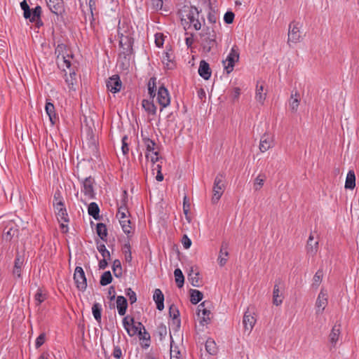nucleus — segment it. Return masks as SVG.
Segmentation results:
<instances>
[{"instance_id": "1", "label": "nucleus", "mask_w": 359, "mask_h": 359, "mask_svg": "<svg viewBox=\"0 0 359 359\" xmlns=\"http://www.w3.org/2000/svg\"><path fill=\"white\" fill-rule=\"evenodd\" d=\"M118 34L120 36L119 45L121 49L120 56L123 55L126 58L127 55L132 53L133 50V39L132 37V29L125 22L122 24L119 23Z\"/></svg>"}, {"instance_id": "2", "label": "nucleus", "mask_w": 359, "mask_h": 359, "mask_svg": "<svg viewBox=\"0 0 359 359\" xmlns=\"http://www.w3.org/2000/svg\"><path fill=\"white\" fill-rule=\"evenodd\" d=\"M201 46L203 52L210 53L217 46L216 33L213 28L207 27L200 33Z\"/></svg>"}, {"instance_id": "3", "label": "nucleus", "mask_w": 359, "mask_h": 359, "mask_svg": "<svg viewBox=\"0 0 359 359\" xmlns=\"http://www.w3.org/2000/svg\"><path fill=\"white\" fill-rule=\"evenodd\" d=\"M239 60V50L236 46H233L225 60L223 61L224 69L227 74L233 70L235 63Z\"/></svg>"}, {"instance_id": "4", "label": "nucleus", "mask_w": 359, "mask_h": 359, "mask_svg": "<svg viewBox=\"0 0 359 359\" xmlns=\"http://www.w3.org/2000/svg\"><path fill=\"white\" fill-rule=\"evenodd\" d=\"M224 176L219 173L218 174L214 181V185H213V196L212 198V202L213 203H217V201L221 198L222 195L224 193Z\"/></svg>"}, {"instance_id": "5", "label": "nucleus", "mask_w": 359, "mask_h": 359, "mask_svg": "<svg viewBox=\"0 0 359 359\" xmlns=\"http://www.w3.org/2000/svg\"><path fill=\"white\" fill-rule=\"evenodd\" d=\"M301 25L299 22L293 21L289 25L287 43H297L300 41L302 35L300 32Z\"/></svg>"}, {"instance_id": "6", "label": "nucleus", "mask_w": 359, "mask_h": 359, "mask_svg": "<svg viewBox=\"0 0 359 359\" xmlns=\"http://www.w3.org/2000/svg\"><path fill=\"white\" fill-rule=\"evenodd\" d=\"M74 280L78 290H86L87 280L83 269L81 266H76L74 273Z\"/></svg>"}, {"instance_id": "7", "label": "nucleus", "mask_w": 359, "mask_h": 359, "mask_svg": "<svg viewBox=\"0 0 359 359\" xmlns=\"http://www.w3.org/2000/svg\"><path fill=\"white\" fill-rule=\"evenodd\" d=\"M206 303L202 302L198 306L197 316L199 320V323L201 325L204 326L210 323L211 320V312L206 307Z\"/></svg>"}, {"instance_id": "8", "label": "nucleus", "mask_w": 359, "mask_h": 359, "mask_svg": "<svg viewBox=\"0 0 359 359\" xmlns=\"http://www.w3.org/2000/svg\"><path fill=\"white\" fill-rule=\"evenodd\" d=\"M65 48L66 47L64 44L57 45V48H55V53L58 54L57 60L59 65L62 67H66L67 68H69L71 67V60L69 59V55L65 56V54L62 53Z\"/></svg>"}, {"instance_id": "9", "label": "nucleus", "mask_w": 359, "mask_h": 359, "mask_svg": "<svg viewBox=\"0 0 359 359\" xmlns=\"http://www.w3.org/2000/svg\"><path fill=\"white\" fill-rule=\"evenodd\" d=\"M157 100L158 104L161 106V111H162L163 108L170 104V98L168 90L163 86L158 88Z\"/></svg>"}, {"instance_id": "10", "label": "nucleus", "mask_w": 359, "mask_h": 359, "mask_svg": "<svg viewBox=\"0 0 359 359\" xmlns=\"http://www.w3.org/2000/svg\"><path fill=\"white\" fill-rule=\"evenodd\" d=\"M94 179L91 177H86L83 180V188L81 191L84 195L89 199H93L95 197V193L93 189Z\"/></svg>"}, {"instance_id": "11", "label": "nucleus", "mask_w": 359, "mask_h": 359, "mask_svg": "<svg viewBox=\"0 0 359 359\" xmlns=\"http://www.w3.org/2000/svg\"><path fill=\"white\" fill-rule=\"evenodd\" d=\"M256 323V319L252 315V313L248 309L244 314L243 319V325L244 327V332L249 334L253 329Z\"/></svg>"}, {"instance_id": "12", "label": "nucleus", "mask_w": 359, "mask_h": 359, "mask_svg": "<svg viewBox=\"0 0 359 359\" xmlns=\"http://www.w3.org/2000/svg\"><path fill=\"white\" fill-rule=\"evenodd\" d=\"M274 140L273 136L268 133H264L260 139L259 150L264 153L268 151L269 149L273 147Z\"/></svg>"}, {"instance_id": "13", "label": "nucleus", "mask_w": 359, "mask_h": 359, "mask_svg": "<svg viewBox=\"0 0 359 359\" xmlns=\"http://www.w3.org/2000/svg\"><path fill=\"white\" fill-rule=\"evenodd\" d=\"M327 305V293L323 289H322L318 296L316 307V313H322Z\"/></svg>"}, {"instance_id": "14", "label": "nucleus", "mask_w": 359, "mask_h": 359, "mask_svg": "<svg viewBox=\"0 0 359 359\" xmlns=\"http://www.w3.org/2000/svg\"><path fill=\"white\" fill-rule=\"evenodd\" d=\"M53 205L56 211L58 219L65 222H68L69 217L67 210L64 206L62 200L60 199L58 202L54 203Z\"/></svg>"}, {"instance_id": "15", "label": "nucleus", "mask_w": 359, "mask_h": 359, "mask_svg": "<svg viewBox=\"0 0 359 359\" xmlns=\"http://www.w3.org/2000/svg\"><path fill=\"white\" fill-rule=\"evenodd\" d=\"M122 83L118 75H114L107 81V90L111 93H116L121 90Z\"/></svg>"}, {"instance_id": "16", "label": "nucleus", "mask_w": 359, "mask_h": 359, "mask_svg": "<svg viewBox=\"0 0 359 359\" xmlns=\"http://www.w3.org/2000/svg\"><path fill=\"white\" fill-rule=\"evenodd\" d=\"M306 250L307 254L310 255H315L318 250V241H314L313 233H311L306 245Z\"/></svg>"}, {"instance_id": "17", "label": "nucleus", "mask_w": 359, "mask_h": 359, "mask_svg": "<svg viewBox=\"0 0 359 359\" xmlns=\"http://www.w3.org/2000/svg\"><path fill=\"white\" fill-rule=\"evenodd\" d=\"M282 283L281 280H276L273 291V304L276 306H280L283 299L282 293L280 292V285Z\"/></svg>"}, {"instance_id": "18", "label": "nucleus", "mask_w": 359, "mask_h": 359, "mask_svg": "<svg viewBox=\"0 0 359 359\" xmlns=\"http://www.w3.org/2000/svg\"><path fill=\"white\" fill-rule=\"evenodd\" d=\"M24 264V258L19 253H17L14 262V266L13 269V275L18 278H21L22 267Z\"/></svg>"}, {"instance_id": "19", "label": "nucleus", "mask_w": 359, "mask_h": 359, "mask_svg": "<svg viewBox=\"0 0 359 359\" xmlns=\"http://www.w3.org/2000/svg\"><path fill=\"white\" fill-rule=\"evenodd\" d=\"M198 74L205 80H208L211 76V70L209 64L205 60L200 62Z\"/></svg>"}, {"instance_id": "20", "label": "nucleus", "mask_w": 359, "mask_h": 359, "mask_svg": "<svg viewBox=\"0 0 359 359\" xmlns=\"http://www.w3.org/2000/svg\"><path fill=\"white\" fill-rule=\"evenodd\" d=\"M228 256V244L226 242H223L219 251V255L218 257L219 264L221 266H223L226 264Z\"/></svg>"}, {"instance_id": "21", "label": "nucleus", "mask_w": 359, "mask_h": 359, "mask_svg": "<svg viewBox=\"0 0 359 359\" xmlns=\"http://www.w3.org/2000/svg\"><path fill=\"white\" fill-rule=\"evenodd\" d=\"M116 307L120 316H124L128 308L127 299L123 296H118L116 298Z\"/></svg>"}, {"instance_id": "22", "label": "nucleus", "mask_w": 359, "mask_h": 359, "mask_svg": "<svg viewBox=\"0 0 359 359\" xmlns=\"http://www.w3.org/2000/svg\"><path fill=\"white\" fill-rule=\"evenodd\" d=\"M153 299L156 304L157 309L162 311L164 309V295L160 289L154 290Z\"/></svg>"}, {"instance_id": "23", "label": "nucleus", "mask_w": 359, "mask_h": 359, "mask_svg": "<svg viewBox=\"0 0 359 359\" xmlns=\"http://www.w3.org/2000/svg\"><path fill=\"white\" fill-rule=\"evenodd\" d=\"M41 8L39 6H36L32 10V15L31 18V22H34L36 26L39 28L43 25V22L41 20Z\"/></svg>"}, {"instance_id": "24", "label": "nucleus", "mask_w": 359, "mask_h": 359, "mask_svg": "<svg viewBox=\"0 0 359 359\" xmlns=\"http://www.w3.org/2000/svg\"><path fill=\"white\" fill-rule=\"evenodd\" d=\"M120 224L123 232L127 234L128 237L132 236L133 234V228L131 226L130 220L126 217L119 219Z\"/></svg>"}, {"instance_id": "25", "label": "nucleus", "mask_w": 359, "mask_h": 359, "mask_svg": "<svg viewBox=\"0 0 359 359\" xmlns=\"http://www.w3.org/2000/svg\"><path fill=\"white\" fill-rule=\"evenodd\" d=\"M169 315L170 317L172 318L173 323L176 324L177 327L179 328L180 326V320L179 319L180 312L177 306L174 304H172L169 308Z\"/></svg>"}, {"instance_id": "26", "label": "nucleus", "mask_w": 359, "mask_h": 359, "mask_svg": "<svg viewBox=\"0 0 359 359\" xmlns=\"http://www.w3.org/2000/svg\"><path fill=\"white\" fill-rule=\"evenodd\" d=\"M46 112L49 116V119L51 122V123L53 125L57 121V116L55 111V107L54 105L49 102H47L45 107Z\"/></svg>"}, {"instance_id": "27", "label": "nucleus", "mask_w": 359, "mask_h": 359, "mask_svg": "<svg viewBox=\"0 0 359 359\" xmlns=\"http://www.w3.org/2000/svg\"><path fill=\"white\" fill-rule=\"evenodd\" d=\"M76 74L74 72H69V76L66 77L65 81L69 87V90H76L77 86Z\"/></svg>"}, {"instance_id": "28", "label": "nucleus", "mask_w": 359, "mask_h": 359, "mask_svg": "<svg viewBox=\"0 0 359 359\" xmlns=\"http://www.w3.org/2000/svg\"><path fill=\"white\" fill-rule=\"evenodd\" d=\"M355 186V175L353 170H349L345 182V188L353 189Z\"/></svg>"}, {"instance_id": "29", "label": "nucleus", "mask_w": 359, "mask_h": 359, "mask_svg": "<svg viewBox=\"0 0 359 359\" xmlns=\"http://www.w3.org/2000/svg\"><path fill=\"white\" fill-rule=\"evenodd\" d=\"M340 334V325H335L333 326L330 334V341L332 346H335Z\"/></svg>"}, {"instance_id": "30", "label": "nucleus", "mask_w": 359, "mask_h": 359, "mask_svg": "<svg viewBox=\"0 0 359 359\" xmlns=\"http://www.w3.org/2000/svg\"><path fill=\"white\" fill-rule=\"evenodd\" d=\"M142 107L144 110L151 114H156V107L154 104L153 101H149L147 100H143L142 102Z\"/></svg>"}, {"instance_id": "31", "label": "nucleus", "mask_w": 359, "mask_h": 359, "mask_svg": "<svg viewBox=\"0 0 359 359\" xmlns=\"http://www.w3.org/2000/svg\"><path fill=\"white\" fill-rule=\"evenodd\" d=\"M88 212L95 219L99 218L100 208L96 203L92 202L89 204Z\"/></svg>"}, {"instance_id": "32", "label": "nucleus", "mask_w": 359, "mask_h": 359, "mask_svg": "<svg viewBox=\"0 0 359 359\" xmlns=\"http://www.w3.org/2000/svg\"><path fill=\"white\" fill-rule=\"evenodd\" d=\"M189 280L194 287H199V273L194 271L193 268H191V272L189 273Z\"/></svg>"}, {"instance_id": "33", "label": "nucleus", "mask_w": 359, "mask_h": 359, "mask_svg": "<svg viewBox=\"0 0 359 359\" xmlns=\"http://www.w3.org/2000/svg\"><path fill=\"white\" fill-rule=\"evenodd\" d=\"M97 233L102 241L107 240V226L103 223H98L96 227Z\"/></svg>"}, {"instance_id": "34", "label": "nucleus", "mask_w": 359, "mask_h": 359, "mask_svg": "<svg viewBox=\"0 0 359 359\" xmlns=\"http://www.w3.org/2000/svg\"><path fill=\"white\" fill-rule=\"evenodd\" d=\"M148 92L151 98H154L156 95V78L151 77L148 82Z\"/></svg>"}, {"instance_id": "35", "label": "nucleus", "mask_w": 359, "mask_h": 359, "mask_svg": "<svg viewBox=\"0 0 359 359\" xmlns=\"http://www.w3.org/2000/svg\"><path fill=\"white\" fill-rule=\"evenodd\" d=\"M190 294H191L190 300L193 304H198L200 301L202 300L203 297V293L197 290H191Z\"/></svg>"}, {"instance_id": "36", "label": "nucleus", "mask_w": 359, "mask_h": 359, "mask_svg": "<svg viewBox=\"0 0 359 359\" xmlns=\"http://www.w3.org/2000/svg\"><path fill=\"white\" fill-rule=\"evenodd\" d=\"M299 95L297 92H295L294 94L293 93H292L291 94L290 107L292 111H296L297 110V108L299 104Z\"/></svg>"}, {"instance_id": "37", "label": "nucleus", "mask_w": 359, "mask_h": 359, "mask_svg": "<svg viewBox=\"0 0 359 359\" xmlns=\"http://www.w3.org/2000/svg\"><path fill=\"white\" fill-rule=\"evenodd\" d=\"M199 13L200 12L196 7L191 6L189 8L188 13L186 15V16L191 22L194 21L196 18L199 17Z\"/></svg>"}, {"instance_id": "38", "label": "nucleus", "mask_w": 359, "mask_h": 359, "mask_svg": "<svg viewBox=\"0 0 359 359\" xmlns=\"http://www.w3.org/2000/svg\"><path fill=\"white\" fill-rule=\"evenodd\" d=\"M175 282L178 287H182L184 285V278L182 271L180 269H176L174 271Z\"/></svg>"}, {"instance_id": "39", "label": "nucleus", "mask_w": 359, "mask_h": 359, "mask_svg": "<svg viewBox=\"0 0 359 359\" xmlns=\"http://www.w3.org/2000/svg\"><path fill=\"white\" fill-rule=\"evenodd\" d=\"M92 312L95 319L97 322L101 321L102 306L99 303H95L92 307Z\"/></svg>"}, {"instance_id": "40", "label": "nucleus", "mask_w": 359, "mask_h": 359, "mask_svg": "<svg viewBox=\"0 0 359 359\" xmlns=\"http://www.w3.org/2000/svg\"><path fill=\"white\" fill-rule=\"evenodd\" d=\"M143 142H144V146L147 149V151L148 152L156 151V144L154 141L150 140L148 137H144Z\"/></svg>"}, {"instance_id": "41", "label": "nucleus", "mask_w": 359, "mask_h": 359, "mask_svg": "<svg viewBox=\"0 0 359 359\" xmlns=\"http://www.w3.org/2000/svg\"><path fill=\"white\" fill-rule=\"evenodd\" d=\"M323 270L318 269L317 271V272L316 273V274L314 275L313 278V283H312L313 287L317 288L320 285V284L322 281V279H323Z\"/></svg>"}, {"instance_id": "42", "label": "nucleus", "mask_w": 359, "mask_h": 359, "mask_svg": "<svg viewBox=\"0 0 359 359\" xmlns=\"http://www.w3.org/2000/svg\"><path fill=\"white\" fill-rule=\"evenodd\" d=\"M112 281V276L111 272L109 271H105L100 278V285L102 286H105Z\"/></svg>"}, {"instance_id": "43", "label": "nucleus", "mask_w": 359, "mask_h": 359, "mask_svg": "<svg viewBox=\"0 0 359 359\" xmlns=\"http://www.w3.org/2000/svg\"><path fill=\"white\" fill-rule=\"evenodd\" d=\"M205 349L210 355L215 354L217 352L215 342L211 339H208L205 343Z\"/></svg>"}, {"instance_id": "44", "label": "nucleus", "mask_w": 359, "mask_h": 359, "mask_svg": "<svg viewBox=\"0 0 359 359\" xmlns=\"http://www.w3.org/2000/svg\"><path fill=\"white\" fill-rule=\"evenodd\" d=\"M112 270L114 274L116 277H119L122 275V268L121 262L118 259H115L113 262Z\"/></svg>"}, {"instance_id": "45", "label": "nucleus", "mask_w": 359, "mask_h": 359, "mask_svg": "<svg viewBox=\"0 0 359 359\" xmlns=\"http://www.w3.org/2000/svg\"><path fill=\"white\" fill-rule=\"evenodd\" d=\"M128 214H129V212L124 202L123 204L118 208L116 217L118 218V219H124L128 217Z\"/></svg>"}, {"instance_id": "46", "label": "nucleus", "mask_w": 359, "mask_h": 359, "mask_svg": "<svg viewBox=\"0 0 359 359\" xmlns=\"http://www.w3.org/2000/svg\"><path fill=\"white\" fill-rule=\"evenodd\" d=\"M265 176L264 175H259L255 180L254 189L256 191L259 190L264 185L265 181Z\"/></svg>"}, {"instance_id": "47", "label": "nucleus", "mask_w": 359, "mask_h": 359, "mask_svg": "<svg viewBox=\"0 0 359 359\" xmlns=\"http://www.w3.org/2000/svg\"><path fill=\"white\" fill-rule=\"evenodd\" d=\"M123 252L125 255L126 261L130 262L132 260V253L129 242L125 243L123 246Z\"/></svg>"}, {"instance_id": "48", "label": "nucleus", "mask_w": 359, "mask_h": 359, "mask_svg": "<svg viewBox=\"0 0 359 359\" xmlns=\"http://www.w3.org/2000/svg\"><path fill=\"white\" fill-rule=\"evenodd\" d=\"M46 299V295L41 289H39L34 296L36 306L41 304Z\"/></svg>"}, {"instance_id": "49", "label": "nucleus", "mask_w": 359, "mask_h": 359, "mask_svg": "<svg viewBox=\"0 0 359 359\" xmlns=\"http://www.w3.org/2000/svg\"><path fill=\"white\" fill-rule=\"evenodd\" d=\"M97 249L100 252V253L102 255L103 258H109L110 257V253L107 250L104 244H102V243L99 244L97 243Z\"/></svg>"}, {"instance_id": "50", "label": "nucleus", "mask_w": 359, "mask_h": 359, "mask_svg": "<svg viewBox=\"0 0 359 359\" xmlns=\"http://www.w3.org/2000/svg\"><path fill=\"white\" fill-rule=\"evenodd\" d=\"M257 92H256V95H255V98L256 100L261 102V103H263L264 100H265L266 98V93H263L262 91H263V86H257Z\"/></svg>"}, {"instance_id": "51", "label": "nucleus", "mask_w": 359, "mask_h": 359, "mask_svg": "<svg viewBox=\"0 0 359 359\" xmlns=\"http://www.w3.org/2000/svg\"><path fill=\"white\" fill-rule=\"evenodd\" d=\"M13 224H11V226H7L4 229V233L6 234V239H11L17 232V229L13 226Z\"/></svg>"}, {"instance_id": "52", "label": "nucleus", "mask_w": 359, "mask_h": 359, "mask_svg": "<svg viewBox=\"0 0 359 359\" xmlns=\"http://www.w3.org/2000/svg\"><path fill=\"white\" fill-rule=\"evenodd\" d=\"M140 330H141V327H137L135 324V322L132 325H130V326H129L127 329H126V332L130 337L135 336L137 334H138Z\"/></svg>"}, {"instance_id": "53", "label": "nucleus", "mask_w": 359, "mask_h": 359, "mask_svg": "<svg viewBox=\"0 0 359 359\" xmlns=\"http://www.w3.org/2000/svg\"><path fill=\"white\" fill-rule=\"evenodd\" d=\"M126 294L128 297L129 301L131 304L136 302V301H137L136 294L131 288H127L126 290Z\"/></svg>"}, {"instance_id": "54", "label": "nucleus", "mask_w": 359, "mask_h": 359, "mask_svg": "<svg viewBox=\"0 0 359 359\" xmlns=\"http://www.w3.org/2000/svg\"><path fill=\"white\" fill-rule=\"evenodd\" d=\"M128 136L125 135L122 137V147H121V149H122V152L124 155H126L128 151H129V147H128Z\"/></svg>"}, {"instance_id": "55", "label": "nucleus", "mask_w": 359, "mask_h": 359, "mask_svg": "<svg viewBox=\"0 0 359 359\" xmlns=\"http://www.w3.org/2000/svg\"><path fill=\"white\" fill-rule=\"evenodd\" d=\"M171 55L168 53H165L163 56V62L166 65L168 69H172V66L171 65Z\"/></svg>"}, {"instance_id": "56", "label": "nucleus", "mask_w": 359, "mask_h": 359, "mask_svg": "<svg viewBox=\"0 0 359 359\" xmlns=\"http://www.w3.org/2000/svg\"><path fill=\"white\" fill-rule=\"evenodd\" d=\"M234 13L231 11H228L224 14V20L226 24H231L234 19Z\"/></svg>"}, {"instance_id": "57", "label": "nucleus", "mask_w": 359, "mask_h": 359, "mask_svg": "<svg viewBox=\"0 0 359 359\" xmlns=\"http://www.w3.org/2000/svg\"><path fill=\"white\" fill-rule=\"evenodd\" d=\"M46 340L45 333H41L36 339L35 346L36 348L42 346Z\"/></svg>"}, {"instance_id": "58", "label": "nucleus", "mask_w": 359, "mask_h": 359, "mask_svg": "<svg viewBox=\"0 0 359 359\" xmlns=\"http://www.w3.org/2000/svg\"><path fill=\"white\" fill-rule=\"evenodd\" d=\"M133 323L134 318L129 316L124 317L123 319V325L125 330L127 329L129 326H130V325H132Z\"/></svg>"}, {"instance_id": "59", "label": "nucleus", "mask_w": 359, "mask_h": 359, "mask_svg": "<svg viewBox=\"0 0 359 359\" xmlns=\"http://www.w3.org/2000/svg\"><path fill=\"white\" fill-rule=\"evenodd\" d=\"M112 355L116 359H121L123 356L122 351L118 346H115L114 348Z\"/></svg>"}, {"instance_id": "60", "label": "nucleus", "mask_w": 359, "mask_h": 359, "mask_svg": "<svg viewBox=\"0 0 359 359\" xmlns=\"http://www.w3.org/2000/svg\"><path fill=\"white\" fill-rule=\"evenodd\" d=\"M158 151H154V152H151V154H149V153L146 154V158H150L151 161L152 162L153 164H154L158 160Z\"/></svg>"}, {"instance_id": "61", "label": "nucleus", "mask_w": 359, "mask_h": 359, "mask_svg": "<svg viewBox=\"0 0 359 359\" xmlns=\"http://www.w3.org/2000/svg\"><path fill=\"white\" fill-rule=\"evenodd\" d=\"M182 243L185 249H189L191 245V241L187 235H184L182 239Z\"/></svg>"}, {"instance_id": "62", "label": "nucleus", "mask_w": 359, "mask_h": 359, "mask_svg": "<svg viewBox=\"0 0 359 359\" xmlns=\"http://www.w3.org/2000/svg\"><path fill=\"white\" fill-rule=\"evenodd\" d=\"M88 9L90 13V17L93 20V11L96 9V3L95 0H89Z\"/></svg>"}, {"instance_id": "63", "label": "nucleus", "mask_w": 359, "mask_h": 359, "mask_svg": "<svg viewBox=\"0 0 359 359\" xmlns=\"http://www.w3.org/2000/svg\"><path fill=\"white\" fill-rule=\"evenodd\" d=\"M208 20L210 23L215 24L217 20V16L213 11H210L208 15Z\"/></svg>"}, {"instance_id": "64", "label": "nucleus", "mask_w": 359, "mask_h": 359, "mask_svg": "<svg viewBox=\"0 0 359 359\" xmlns=\"http://www.w3.org/2000/svg\"><path fill=\"white\" fill-rule=\"evenodd\" d=\"M189 207L190 204L189 203V200L187 196L184 197V201H183V210L184 213L187 215L188 212L189 211Z\"/></svg>"}]
</instances>
